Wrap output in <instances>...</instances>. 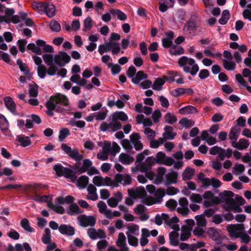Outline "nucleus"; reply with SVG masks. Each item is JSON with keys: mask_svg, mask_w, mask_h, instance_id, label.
Instances as JSON below:
<instances>
[{"mask_svg": "<svg viewBox=\"0 0 251 251\" xmlns=\"http://www.w3.org/2000/svg\"><path fill=\"white\" fill-rule=\"evenodd\" d=\"M56 104L62 105L64 107H68L70 105L69 100L67 97L60 93L50 97V100L45 104L47 110H54L56 109Z\"/></svg>", "mask_w": 251, "mask_h": 251, "instance_id": "1", "label": "nucleus"}, {"mask_svg": "<svg viewBox=\"0 0 251 251\" xmlns=\"http://www.w3.org/2000/svg\"><path fill=\"white\" fill-rule=\"evenodd\" d=\"M178 177V173L175 171H172L166 174L165 183L166 185L176 183Z\"/></svg>", "mask_w": 251, "mask_h": 251, "instance_id": "13", "label": "nucleus"}, {"mask_svg": "<svg viewBox=\"0 0 251 251\" xmlns=\"http://www.w3.org/2000/svg\"><path fill=\"white\" fill-rule=\"evenodd\" d=\"M166 155L165 153L162 151L157 152L156 155L155 161L158 164H163Z\"/></svg>", "mask_w": 251, "mask_h": 251, "instance_id": "43", "label": "nucleus"}, {"mask_svg": "<svg viewBox=\"0 0 251 251\" xmlns=\"http://www.w3.org/2000/svg\"><path fill=\"white\" fill-rule=\"evenodd\" d=\"M7 235L14 240H18L20 238V234L13 229H11Z\"/></svg>", "mask_w": 251, "mask_h": 251, "instance_id": "63", "label": "nucleus"}, {"mask_svg": "<svg viewBox=\"0 0 251 251\" xmlns=\"http://www.w3.org/2000/svg\"><path fill=\"white\" fill-rule=\"evenodd\" d=\"M154 193L155 195L154 198L157 203H159L162 201L163 197L165 195V190L163 188L157 189Z\"/></svg>", "mask_w": 251, "mask_h": 251, "instance_id": "32", "label": "nucleus"}, {"mask_svg": "<svg viewBox=\"0 0 251 251\" xmlns=\"http://www.w3.org/2000/svg\"><path fill=\"white\" fill-rule=\"evenodd\" d=\"M230 13L228 10H223L222 14V17L219 20V23L222 25L226 24L230 18Z\"/></svg>", "mask_w": 251, "mask_h": 251, "instance_id": "30", "label": "nucleus"}, {"mask_svg": "<svg viewBox=\"0 0 251 251\" xmlns=\"http://www.w3.org/2000/svg\"><path fill=\"white\" fill-rule=\"evenodd\" d=\"M148 78V75L144 73L143 71H138L134 78L131 79V82L135 84H139L141 80L146 79Z\"/></svg>", "mask_w": 251, "mask_h": 251, "instance_id": "14", "label": "nucleus"}, {"mask_svg": "<svg viewBox=\"0 0 251 251\" xmlns=\"http://www.w3.org/2000/svg\"><path fill=\"white\" fill-rule=\"evenodd\" d=\"M178 237V233L175 231H172L169 234V239L170 244L174 246H177L179 244V242L177 240V238Z\"/></svg>", "mask_w": 251, "mask_h": 251, "instance_id": "29", "label": "nucleus"}, {"mask_svg": "<svg viewBox=\"0 0 251 251\" xmlns=\"http://www.w3.org/2000/svg\"><path fill=\"white\" fill-rule=\"evenodd\" d=\"M128 194L130 197L134 199L136 198H142L147 195L146 191L143 187H139L135 190L128 189Z\"/></svg>", "mask_w": 251, "mask_h": 251, "instance_id": "7", "label": "nucleus"}, {"mask_svg": "<svg viewBox=\"0 0 251 251\" xmlns=\"http://www.w3.org/2000/svg\"><path fill=\"white\" fill-rule=\"evenodd\" d=\"M9 127V124L6 117L0 114V129L2 132L6 131Z\"/></svg>", "mask_w": 251, "mask_h": 251, "instance_id": "20", "label": "nucleus"}, {"mask_svg": "<svg viewBox=\"0 0 251 251\" xmlns=\"http://www.w3.org/2000/svg\"><path fill=\"white\" fill-rule=\"evenodd\" d=\"M197 108L192 105H188L180 108L179 110V113L181 114H193L198 113Z\"/></svg>", "mask_w": 251, "mask_h": 251, "instance_id": "19", "label": "nucleus"}, {"mask_svg": "<svg viewBox=\"0 0 251 251\" xmlns=\"http://www.w3.org/2000/svg\"><path fill=\"white\" fill-rule=\"evenodd\" d=\"M78 220L80 222V225L83 227L93 226L96 222V219L94 216H87L84 214L79 216Z\"/></svg>", "mask_w": 251, "mask_h": 251, "instance_id": "4", "label": "nucleus"}, {"mask_svg": "<svg viewBox=\"0 0 251 251\" xmlns=\"http://www.w3.org/2000/svg\"><path fill=\"white\" fill-rule=\"evenodd\" d=\"M28 86L29 96L32 97H36L38 95V85L37 84L34 85L29 84Z\"/></svg>", "mask_w": 251, "mask_h": 251, "instance_id": "39", "label": "nucleus"}, {"mask_svg": "<svg viewBox=\"0 0 251 251\" xmlns=\"http://www.w3.org/2000/svg\"><path fill=\"white\" fill-rule=\"evenodd\" d=\"M191 229L189 228L186 226H183L181 227L182 232L180 235V240L182 241H186L191 235Z\"/></svg>", "mask_w": 251, "mask_h": 251, "instance_id": "17", "label": "nucleus"}, {"mask_svg": "<svg viewBox=\"0 0 251 251\" xmlns=\"http://www.w3.org/2000/svg\"><path fill=\"white\" fill-rule=\"evenodd\" d=\"M120 45L118 43L115 42H112V45L111 47L112 53L113 55H116L118 54L120 51Z\"/></svg>", "mask_w": 251, "mask_h": 251, "instance_id": "56", "label": "nucleus"}, {"mask_svg": "<svg viewBox=\"0 0 251 251\" xmlns=\"http://www.w3.org/2000/svg\"><path fill=\"white\" fill-rule=\"evenodd\" d=\"M164 132L162 136L165 140H173L176 135V132H173V128L170 126H166L164 128Z\"/></svg>", "mask_w": 251, "mask_h": 251, "instance_id": "11", "label": "nucleus"}, {"mask_svg": "<svg viewBox=\"0 0 251 251\" xmlns=\"http://www.w3.org/2000/svg\"><path fill=\"white\" fill-rule=\"evenodd\" d=\"M245 171V166L241 164H236L233 168L232 173L235 175H239Z\"/></svg>", "mask_w": 251, "mask_h": 251, "instance_id": "41", "label": "nucleus"}, {"mask_svg": "<svg viewBox=\"0 0 251 251\" xmlns=\"http://www.w3.org/2000/svg\"><path fill=\"white\" fill-rule=\"evenodd\" d=\"M194 170L190 168L187 167L182 174V179L183 180H189L192 178L194 175Z\"/></svg>", "mask_w": 251, "mask_h": 251, "instance_id": "27", "label": "nucleus"}, {"mask_svg": "<svg viewBox=\"0 0 251 251\" xmlns=\"http://www.w3.org/2000/svg\"><path fill=\"white\" fill-rule=\"evenodd\" d=\"M247 7L250 9H245L243 12V16L244 19H248L251 21V3L247 4Z\"/></svg>", "mask_w": 251, "mask_h": 251, "instance_id": "47", "label": "nucleus"}, {"mask_svg": "<svg viewBox=\"0 0 251 251\" xmlns=\"http://www.w3.org/2000/svg\"><path fill=\"white\" fill-rule=\"evenodd\" d=\"M164 120L166 123L173 125L177 121V118L174 114L168 112L165 115Z\"/></svg>", "mask_w": 251, "mask_h": 251, "instance_id": "37", "label": "nucleus"}, {"mask_svg": "<svg viewBox=\"0 0 251 251\" xmlns=\"http://www.w3.org/2000/svg\"><path fill=\"white\" fill-rule=\"evenodd\" d=\"M21 226L25 230L28 232H33L34 231V228L30 226L29 221L26 218L23 219L21 220Z\"/></svg>", "mask_w": 251, "mask_h": 251, "instance_id": "35", "label": "nucleus"}, {"mask_svg": "<svg viewBox=\"0 0 251 251\" xmlns=\"http://www.w3.org/2000/svg\"><path fill=\"white\" fill-rule=\"evenodd\" d=\"M89 182V178L86 176H82L77 180V185L81 188H85Z\"/></svg>", "mask_w": 251, "mask_h": 251, "instance_id": "26", "label": "nucleus"}, {"mask_svg": "<svg viewBox=\"0 0 251 251\" xmlns=\"http://www.w3.org/2000/svg\"><path fill=\"white\" fill-rule=\"evenodd\" d=\"M59 231L63 235L73 236L75 234V229L71 225L61 224L59 227Z\"/></svg>", "mask_w": 251, "mask_h": 251, "instance_id": "9", "label": "nucleus"}, {"mask_svg": "<svg viewBox=\"0 0 251 251\" xmlns=\"http://www.w3.org/2000/svg\"><path fill=\"white\" fill-rule=\"evenodd\" d=\"M209 233L212 235L213 239L217 243L220 244L222 241V238L216 229L214 228L210 229L208 230Z\"/></svg>", "mask_w": 251, "mask_h": 251, "instance_id": "34", "label": "nucleus"}, {"mask_svg": "<svg viewBox=\"0 0 251 251\" xmlns=\"http://www.w3.org/2000/svg\"><path fill=\"white\" fill-rule=\"evenodd\" d=\"M121 145L123 148L126 150L128 152L130 153H133L134 151L132 150V145L130 141L126 139H123L121 141Z\"/></svg>", "mask_w": 251, "mask_h": 251, "instance_id": "33", "label": "nucleus"}, {"mask_svg": "<svg viewBox=\"0 0 251 251\" xmlns=\"http://www.w3.org/2000/svg\"><path fill=\"white\" fill-rule=\"evenodd\" d=\"M93 164L92 162L89 159H85L83 161V165L80 169V174H82L87 171Z\"/></svg>", "mask_w": 251, "mask_h": 251, "instance_id": "36", "label": "nucleus"}, {"mask_svg": "<svg viewBox=\"0 0 251 251\" xmlns=\"http://www.w3.org/2000/svg\"><path fill=\"white\" fill-rule=\"evenodd\" d=\"M195 219L199 226H205L206 220L202 215H197Z\"/></svg>", "mask_w": 251, "mask_h": 251, "instance_id": "62", "label": "nucleus"}, {"mask_svg": "<svg viewBox=\"0 0 251 251\" xmlns=\"http://www.w3.org/2000/svg\"><path fill=\"white\" fill-rule=\"evenodd\" d=\"M128 242L130 245L136 247L138 244V239L129 234H127Z\"/></svg>", "mask_w": 251, "mask_h": 251, "instance_id": "50", "label": "nucleus"}, {"mask_svg": "<svg viewBox=\"0 0 251 251\" xmlns=\"http://www.w3.org/2000/svg\"><path fill=\"white\" fill-rule=\"evenodd\" d=\"M229 231L230 232V236L231 237L235 238V236L245 233L244 225L243 224H239L232 226V227Z\"/></svg>", "mask_w": 251, "mask_h": 251, "instance_id": "8", "label": "nucleus"}, {"mask_svg": "<svg viewBox=\"0 0 251 251\" xmlns=\"http://www.w3.org/2000/svg\"><path fill=\"white\" fill-rule=\"evenodd\" d=\"M71 60V57L65 52L60 51L58 54L54 56L55 63L60 67H62Z\"/></svg>", "mask_w": 251, "mask_h": 251, "instance_id": "3", "label": "nucleus"}, {"mask_svg": "<svg viewBox=\"0 0 251 251\" xmlns=\"http://www.w3.org/2000/svg\"><path fill=\"white\" fill-rule=\"evenodd\" d=\"M136 73V69L133 66H130L126 71V75L128 77L132 79Z\"/></svg>", "mask_w": 251, "mask_h": 251, "instance_id": "53", "label": "nucleus"}, {"mask_svg": "<svg viewBox=\"0 0 251 251\" xmlns=\"http://www.w3.org/2000/svg\"><path fill=\"white\" fill-rule=\"evenodd\" d=\"M126 238L123 232H120L118 235V239L117 241V245L118 246H121L122 245H126Z\"/></svg>", "mask_w": 251, "mask_h": 251, "instance_id": "54", "label": "nucleus"}, {"mask_svg": "<svg viewBox=\"0 0 251 251\" xmlns=\"http://www.w3.org/2000/svg\"><path fill=\"white\" fill-rule=\"evenodd\" d=\"M45 12L49 17H52L55 14V6L52 3L47 2Z\"/></svg>", "mask_w": 251, "mask_h": 251, "instance_id": "28", "label": "nucleus"}, {"mask_svg": "<svg viewBox=\"0 0 251 251\" xmlns=\"http://www.w3.org/2000/svg\"><path fill=\"white\" fill-rule=\"evenodd\" d=\"M179 123L182 126L185 127H189L194 125V123H193L191 120H188L185 118L181 119L179 121Z\"/></svg>", "mask_w": 251, "mask_h": 251, "instance_id": "49", "label": "nucleus"}, {"mask_svg": "<svg viewBox=\"0 0 251 251\" xmlns=\"http://www.w3.org/2000/svg\"><path fill=\"white\" fill-rule=\"evenodd\" d=\"M234 196V194L232 191L228 190H225L219 195L222 202L229 204H235V200L233 198Z\"/></svg>", "mask_w": 251, "mask_h": 251, "instance_id": "5", "label": "nucleus"}, {"mask_svg": "<svg viewBox=\"0 0 251 251\" xmlns=\"http://www.w3.org/2000/svg\"><path fill=\"white\" fill-rule=\"evenodd\" d=\"M83 212L76 203L70 204L68 210V214L71 216L77 215Z\"/></svg>", "mask_w": 251, "mask_h": 251, "instance_id": "15", "label": "nucleus"}, {"mask_svg": "<svg viewBox=\"0 0 251 251\" xmlns=\"http://www.w3.org/2000/svg\"><path fill=\"white\" fill-rule=\"evenodd\" d=\"M42 241L45 244H49L51 241V233L49 228H46L45 229V234L42 237Z\"/></svg>", "mask_w": 251, "mask_h": 251, "instance_id": "31", "label": "nucleus"}, {"mask_svg": "<svg viewBox=\"0 0 251 251\" xmlns=\"http://www.w3.org/2000/svg\"><path fill=\"white\" fill-rule=\"evenodd\" d=\"M110 12L113 15H116L117 16V18L120 20L124 21L127 18L126 14L119 9H111Z\"/></svg>", "mask_w": 251, "mask_h": 251, "instance_id": "25", "label": "nucleus"}, {"mask_svg": "<svg viewBox=\"0 0 251 251\" xmlns=\"http://www.w3.org/2000/svg\"><path fill=\"white\" fill-rule=\"evenodd\" d=\"M239 145L240 147H238L237 149L239 150H243L244 149H247L249 145V141L247 139H240L239 140Z\"/></svg>", "mask_w": 251, "mask_h": 251, "instance_id": "52", "label": "nucleus"}, {"mask_svg": "<svg viewBox=\"0 0 251 251\" xmlns=\"http://www.w3.org/2000/svg\"><path fill=\"white\" fill-rule=\"evenodd\" d=\"M142 202L149 206L157 203L154 197L146 198L142 201Z\"/></svg>", "mask_w": 251, "mask_h": 251, "instance_id": "58", "label": "nucleus"}, {"mask_svg": "<svg viewBox=\"0 0 251 251\" xmlns=\"http://www.w3.org/2000/svg\"><path fill=\"white\" fill-rule=\"evenodd\" d=\"M50 26L53 31L58 32L61 29V25L56 21H51L50 23Z\"/></svg>", "mask_w": 251, "mask_h": 251, "instance_id": "51", "label": "nucleus"}, {"mask_svg": "<svg viewBox=\"0 0 251 251\" xmlns=\"http://www.w3.org/2000/svg\"><path fill=\"white\" fill-rule=\"evenodd\" d=\"M48 66L49 67L48 69H47L48 75L51 76L55 75L57 71V67L53 64Z\"/></svg>", "mask_w": 251, "mask_h": 251, "instance_id": "60", "label": "nucleus"}, {"mask_svg": "<svg viewBox=\"0 0 251 251\" xmlns=\"http://www.w3.org/2000/svg\"><path fill=\"white\" fill-rule=\"evenodd\" d=\"M112 42H107L104 45L101 44L99 46L98 51L100 55H102L105 52H108L111 50Z\"/></svg>", "mask_w": 251, "mask_h": 251, "instance_id": "18", "label": "nucleus"}, {"mask_svg": "<svg viewBox=\"0 0 251 251\" xmlns=\"http://www.w3.org/2000/svg\"><path fill=\"white\" fill-rule=\"evenodd\" d=\"M70 131L67 128H63L59 131V139L60 141H62L68 136L70 135Z\"/></svg>", "mask_w": 251, "mask_h": 251, "instance_id": "44", "label": "nucleus"}, {"mask_svg": "<svg viewBox=\"0 0 251 251\" xmlns=\"http://www.w3.org/2000/svg\"><path fill=\"white\" fill-rule=\"evenodd\" d=\"M43 59L47 65H50L53 64V56L51 54H45L43 55Z\"/></svg>", "mask_w": 251, "mask_h": 251, "instance_id": "45", "label": "nucleus"}, {"mask_svg": "<svg viewBox=\"0 0 251 251\" xmlns=\"http://www.w3.org/2000/svg\"><path fill=\"white\" fill-rule=\"evenodd\" d=\"M190 200L193 202L200 203L202 200V197L200 194L193 193L190 197Z\"/></svg>", "mask_w": 251, "mask_h": 251, "instance_id": "46", "label": "nucleus"}, {"mask_svg": "<svg viewBox=\"0 0 251 251\" xmlns=\"http://www.w3.org/2000/svg\"><path fill=\"white\" fill-rule=\"evenodd\" d=\"M200 25V19L196 16H191L185 25L187 30L195 31Z\"/></svg>", "mask_w": 251, "mask_h": 251, "instance_id": "6", "label": "nucleus"}, {"mask_svg": "<svg viewBox=\"0 0 251 251\" xmlns=\"http://www.w3.org/2000/svg\"><path fill=\"white\" fill-rule=\"evenodd\" d=\"M16 141L20 143L21 145L23 147L29 146L31 144V141L28 136L24 135H18L17 136Z\"/></svg>", "mask_w": 251, "mask_h": 251, "instance_id": "21", "label": "nucleus"}, {"mask_svg": "<svg viewBox=\"0 0 251 251\" xmlns=\"http://www.w3.org/2000/svg\"><path fill=\"white\" fill-rule=\"evenodd\" d=\"M224 68L228 71H233L235 69L236 64L231 61H228L226 59L223 60Z\"/></svg>", "mask_w": 251, "mask_h": 251, "instance_id": "38", "label": "nucleus"}, {"mask_svg": "<svg viewBox=\"0 0 251 251\" xmlns=\"http://www.w3.org/2000/svg\"><path fill=\"white\" fill-rule=\"evenodd\" d=\"M19 50L22 52H24L25 50V45L27 41L25 39H20L17 42Z\"/></svg>", "mask_w": 251, "mask_h": 251, "instance_id": "61", "label": "nucleus"}, {"mask_svg": "<svg viewBox=\"0 0 251 251\" xmlns=\"http://www.w3.org/2000/svg\"><path fill=\"white\" fill-rule=\"evenodd\" d=\"M127 119V115L123 111L116 112L112 114L113 121H118V120L126 121Z\"/></svg>", "mask_w": 251, "mask_h": 251, "instance_id": "22", "label": "nucleus"}, {"mask_svg": "<svg viewBox=\"0 0 251 251\" xmlns=\"http://www.w3.org/2000/svg\"><path fill=\"white\" fill-rule=\"evenodd\" d=\"M47 73V68L45 65H40V66L38 67L37 74L40 78H45Z\"/></svg>", "mask_w": 251, "mask_h": 251, "instance_id": "42", "label": "nucleus"}, {"mask_svg": "<svg viewBox=\"0 0 251 251\" xmlns=\"http://www.w3.org/2000/svg\"><path fill=\"white\" fill-rule=\"evenodd\" d=\"M70 124L72 126L75 125L76 127L79 128H82L85 127L86 123L84 121H75L72 120L70 121Z\"/></svg>", "mask_w": 251, "mask_h": 251, "instance_id": "64", "label": "nucleus"}, {"mask_svg": "<svg viewBox=\"0 0 251 251\" xmlns=\"http://www.w3.org/2000/svg\"><path fill=\"white\" fill-rule=\"evenodd\" d=\"M165 81L163 77H157L155 79L152 85V88L156 91H160L162 86L165 84Z\"/></svg>", "mask_w": 251, "mask_h": 251, "instance_id": "23", "label": "nucleus"}, {"mask_svg": "<svg viewBox=\"0 0 251 251\" xmlns=\"http://www.w3.org/2000/svg\"><path fill=\"white\" fill-rule=\"evenodd\" d=\"M177 203L176 201L174 199H170L166 201L165 205L171 210H175L177 206Z\"/></svg>", "mask_w": 251, "mask_h": 251, "instance_id": "48", "label": "nucleus"}, {"mask_svg": "<svg viewBox=\"0 0 251 251\" xmlns=\"http://www.w3.org/2000/svg\"><path fill=\"white\" fill-rule=\"evenodd\" d=\"M53 169L55 172L56 175L58 176H65L66 174H68V173L71 171L70 169L64 167L60 163L55 164L53 166Z\"/></svg>", "mask_w": 251, "mask_h": 251, "instance_id": "10", "label": "nucleus"}, {"mask_svg": "<svg viewBox=\"0 0 251 251\" xmlns=\"http://www.w3.org/2000/svg\"><path fill=\"white\" fill-rule=\"evenodd\" d=\"M144 133L147 136L149 140H152L154 138L155 133L153 130L150 127H146L144 130Z\"/></svg>", "mask_w": 251, "mask_h": 251, "instance_id": "55", "label": "nucleus"}, {"mask_svg": "<svg viewBox=\"0 0 251 251\" xmlns=\"http://www.w3.org/2000/svg\"><path fill=\"white\" fill-rule=\"evenodd\" d=\"M235 238H240L242 239V242L245 244L249 243L251 240V237L249 236L246 232L244 234H239L237 236H235Z\"/></svg>", "mask_w": 251, "mask_h": 251, "instance_id": "59", "label": "nucleus"}, {"mask_svg": "<svg viewBox=\"0 0 251 251\" xmlns=\"http://www.w3.org/2000/svg\"><path fill=\"white\" fill-rule=\"evenodd\" d=\"M103 179L101 176H95L93 178V182L97 186H104Z\"/></svg>", "mask_w": 251, "mask_h": 251, "instance_id": "57", "label": "nucleus"}, {"mask_svg": "<svg viewBox=\"0 0 251 251\" xmlns=\"http://www.w3.org/2000/svg\"><path fill=\"white\" fill-rule=\"evenodd\" d=\"M107 66L108 68H111V73L113 75L118 74L121 70V67L117 64H113L112 63H109Z\"/></svg>", "mask_w": 251, "mask_h": 251, "instance_id": "40", "label": "nucleus"}, {"mask_svg": "<svg viewBox=\"0 0 251 251\" xmlns=\"http://www.w3.org/2000/svg\"><path fill=\"white\" fill-rule=\"evenodd\" d=\"M61 149L72 159L75 160L76 162L74 165V168L77 170L80 174V169L81 168L80 161L83 158V155L79 153L77 148H72L68 146L66 144L63 143L61 145Z\"/></svg>", "mask_w": 251, "mask_h": 251, "instance_id": "2", "label": "nucleus"}, {"mask_svg": "<svg viewBox=\"0 0 251 251\" xmlns=\"http://www.w3.org/2000/svg\"><path fill=\"white\" fill-rule=\"evenodd\" d=\"M4 102L6 107L11 113H14L16 111V105L13 99L10 97H6L4 98Z\"/></svg>", "mask_w": 251, "mask_h": 251, "instance_id": "12", "label": "nucleus"}, {"mask_svg": "<svg viewBox=\"0 0 251 251\" xmlns=\"http://www.w3.org/2000/svg\"><path fill=\"white\" fill-rule=\"evenodd\" d=\"M241 128L237 126L232 127L229 133V138L230 140L236 141L239 136Z\"/></svg>", "mask_w": 251, "mask_h": 251, "instance_id": "16", "label": "nucleus"}, {"mask_svg": "<svg viewBox=\"0 0 251 251\" xmlns=\"http://www.w3.org/2000/svg\"><path fill=\"white\" fill-rule=\"evenodd\" d=\"M119 161L124 164H129L133 162L134 158L126 153H121L119 157Z\"/></svg>", "mask_w": 251, "mask_h": 251, "instance_id": "24", "label": "nucleus"}]
</instances>
